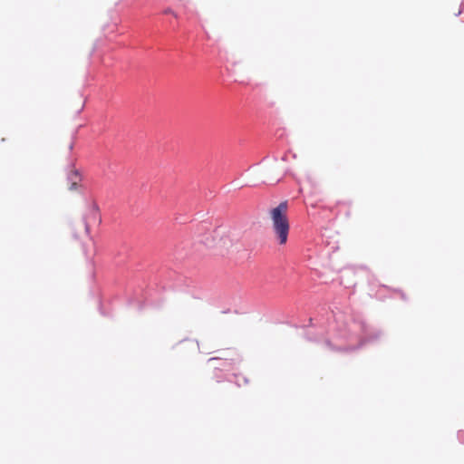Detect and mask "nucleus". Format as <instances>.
I'll use <instances>...</instances> for the list:
<instances>
[{
  "label": "nucleus",
  "mask_w": 464,
  "mask_h": 464,
  "mask_svg": "<svg viewBox=\"0 0 464 464\" xmlns=\"http://www.w3.org/2000/svg\"><path fill=\"white\" fill-rule=\"evenodd\" d=\"M287 209V201H283L270 210L273 233L280 245H285L288 239L290 224Z\"/></svg>",
  "instance_id": "nucleus-1"
},
{
  "label": "nucleus",
  "mask_w": 464,
  "mask_h": 464,
  "mask_svg": "<svg viewBox=\"0 0 464 464\" xmlns=\"http://www.w3.org/2000/svg\"><path fill=\"white\" fill-rule=\"evenodd\" d=\"M164 14H172L174 17H178V14L173 11L171 10L170 8H167L163 11Z\"/></svg>",
  "instance_id": "nucleus-2"
},
{
  "label": "nucleus",
  "mask_w": 464,
  "mask_h": 464,
  "mask_svg": "<svg viewBox=\"0 0 464 464\" xmlns=\"http://www.w3.org/2000/svg\"><path fill=\"white\" fill-rule=\"evenodd\" d=\"M75 186H76V182H73V183L72 184V188H74Z\"/></svg>",
  "instance_id": "nucleus-3"
}]
</instances>
